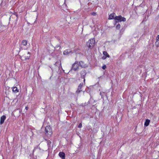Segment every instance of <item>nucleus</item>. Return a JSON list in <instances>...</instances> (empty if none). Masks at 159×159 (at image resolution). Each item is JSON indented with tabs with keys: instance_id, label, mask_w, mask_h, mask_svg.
Returning a JSON list of instances; mask_svg holds the SVG:
<instances>
[{
	"instance_id": "nucleus-4",
	"label": "nucleus",
	"mask_w": 159,
	"mask_h": 159,
	"mask_svg": "<svg viewBox=\"0 0 159 159\" xmlns=\"http://www.w3.org/2000/svg\"><path fill=\"white\" fill-rule=\"evenodd\" d=\"M79 67V64L78 62H75L72 65L71 70H74L75 71L78 70Z\"/></svg>"
},
{
	"instance_id": "nucleus-12",
	"label": "nucleus",
	"mask_w": 159,
	"mask_h": 159,
	"mask_svg": "<svg viewBox=\"0 0 159 159\" xmlns=\"http://www.w3.org/2000/svg\"><path fill=\"white\" fill-rule=\"evenodd\" d=\"M70 51V50H66L63 52V54L65 55H68Z\"/></svg>"
},
{
	"instance_id": "nucleus-20",
	"label": "nucleus",
	"mask_w": 159,
	"mask_h": 159,
	"mask_svg": "<svg viewBox=\"0 0 159 159\" xmlns=\"http://www.w3.org/2000/svg\"><path fill=\"white\" fill-rule=\"evenodd\" d=\"M81 77L82 78V79H84V82H85V80L84 79V75H81Z\"/></svg>"
},
{
	"instance_id": "nucleus-7",
	"label": "nucleus",
	"mask_w": 159,
	"mask_h": 159,
	"mask_svg": "<svg viewBox=\"0 0 159 159\" xmlns=\"http://www.w3.org/2000/svg\"><path fill=\"white\" fill-rule=\"evenodd\" d=\"M30 57V54L28 52L26 55H25V56H22V57L23 58H25V59H29Z\"/></svg>"
},
{
	"instance_id": "nucleus-6",
	"label": "nucleus",
	"mask_w": 159,
	"mask_h": 159,
	"mask_svg": "<svg viewBox=\"0 0 159 159\" xmlns=\"http://www.w3.org/2000/svg\"><path fill=\"white\" fill-rule=\"evenodd\" d=\"M6 119V116L5 115L2 116L0 119V124L2 125L4 122L5 120Z\"/></svg>"
},
{
	"instance_id": "nucleus-15",
	"label": "nucleus",
	"mask_w": 159,
	"mask_h": 159,
	"mask_svg": "<svg viewBox=\"0 0 159 159\" xmlns=\"http://www.w3.org/2000/svg\"><path fill=\"white\" fill-rule=\"evenodd\" d=\"M103 54L104 56H106L107 57H109L110 56L108 53L106 51H104L103 52Z\"/></svg>"
},
{
	"instance_id": "nucleus-5",
	"label": "nucleus",
	"mask_w": 159,
	"mask_h": 159,
	"mask_svg": "<svg viewBox=\"0 0 159 159\" xmlns=\"http://www.w3.org/2000/svg\"><path fill=\"white\" fill-rule=\"evenodd\" d=\"M83 85V83H81L80 84V85L78 86V89L77 90V91H76V93H79L81 91H82V90H81V88L82 87Z\"/></svg>"
},
{
	"instance_id": "nucleus-8",
	"label": "nucleus",
	"mask_w": 159,
	"mask_h": 159,
	"mask_svg": "<svg viewBox=\"0 0 159 159\" xmlns=\"http://www.w3.org/2000/svg\"><path fill=\"white\" fill-rule=\"evenodd\" d=\"M59 156L62 159H64L65 158V154L62 152H60L59 153Z\"/></svg>"
},
{
	"instance_id": "nucleus-19",
	"label": "nucleus",
	"mask_w": 159,
	"mask_h": 159,
	"mask_svg": "<svg viewBox=\"0 0 159 159\" xmlns=\"http://www.w3.org/2000/svg\"><path fill=\"white\" fill-rule=\"evenodd\" d=\"M106 68V66L105 65H103L102 67V68L104 70Z\"/></svg>"
},
{
	"instance_id": "nucleus-2",
	"label": "nucleus",
	"mask_w": 159,
	"mask_h": 159,
	"mask_svg": "<svg viewBox=\"0 0 159 159\" xmlns=\"http://www.w3.org/2000/svg\"><path fill=\"white\" fill-rule=\"evenodd\" d=\"M45 134L48 137H50L52 134V130L50 126H46L45 128Z\"/></svg>"
},
{
	"instance_id": "nucleus-16",
	"label": "nucleus",
	"mask_w": 159,
	"mask_h": 159,
	"mask_svg": "<svg viewBox=\"0 0 159 159\" xmlns=\"http://www.w3.org/2000/svg\"><path fill=\"white\" fill-rule=\"evenodd\" d=\"M83 63L82 61H80L79 62V64H80V66L82 67H84V66L83 65Z\"/></svg>"
},
{
	"instance_id": "nucleus-3",
	"label": "nucleus",
	"mask_w": 159,
	"mask_h": 159,
	"mask_svg": "<svg viewBox=\"0 0 159 159\" xmlns=\"http://www.w3.org/2000/svg\"><path fill=\"white\" fill-rule=\"evenodd\" d=\"M115 20H117L118 22H121L122 21H126V18L124 17H122L121 16H116L114 18Z\"/></svg>"
},
{
	"instance_id": "nucleus-14",
	"label": "nucleus",
	"mask_w": 159,
	"mask_h": 159,
	"mask_svg": "<svg viewBox=\"0 0 159 159\" xmlns=\"http://www.w3.org/2000/svg\"><path fill=\"white\" fill-rule=\"evenodd\" d=\"M27 41L26 40H23L22 41V44L24 45V46H26L27 45Z\"/></svg>"
},
{
	"instance_id": "nucleus-18",
	"label": "nucleus",
	"mask_w": 159,
	"mask_h": 159,
	"mask_svg": "<svg viewBox=\"0 0 159 159\" xmlns=\"http://www.w3.org/2000/svg\"><path fill=\"white\" fill-rule=\"evenodd\" d=\"M82 127V124L81 123H80L78 126V128H81Z\"/></svg>"
},
{
	"instance_id": "nucleus-17",
	"label": "nucleus",
	"mask_w": 159,
	"mask_h": 159,
	"mask_svg": "<svg viewBox=\"0 0 159 159\" xmlns=\"http://www.w3.org/2000/svg\"><path fill=\"white\" fill-rule=\"evenodd\" d=\"M120 25L119 24H118L116 26V29H120Z\"/></svg>"
},
{
	"instance_id": "nucleus-23",
	"label": "nucleus",
	"mask_w": 159,
	"mask_h": 159,
	"mask_svg": "<svg viewBox=\"0 0 159 159\" xmlns=\"http://www.w3.org/2000/svg\"><path fill=\"white\" fill-rule=\"evenodd\" d=\"M25 109L26 110H28V107H25Z\"/></svg>"
},
{
	"instance_id": "nucleus-25",
	"label": "nucleus",
	"mask_w": 159,
	"mask_h": 159,
	"mask_svg": "<svg viewBox=\"0 0 159 159\" xmlns=\"http://www.w3.org/2000/svg\"><path fill=\"white\" fill-rule=\"evenodd\" d=\"M101 96H102V98L103 97V95H102Z\"/></svg>"
},
{
	"instance_id": "nucleus-10",
	"label": "nucleus",
	"mask_w": 159,
	"mask_h": 159,
	"mask_svg": "<svg viewBox=\"0 0 159 159\" xmlns=\"http://www.w3.org/2000/svg\"><path fill=\"white\" fill-rule=\"evenodd\" d=\"M115 14L114 13H112L109 15L108 19H114V18L115 17Z\"/></svg>"
},
{
	"instance_id": "nucleus-26",
	"label": "nucleus",
	"mask_w": 159,
	"mask_h": 159,
	"mask_svg": "<svg viewBox=\"0 0 159 159\" xmlns=\"http://www.w3.org/2000/svg\"><path fill=\"white\" fill-rule=\"evenodd\" d=\"M85 74V73H84H84H83V74Z\"/></svg>"
},
{
	"instance_id": "nucleus-24",
	"label": "nucleus",
	"mask_w": 159,
	"mask_h": 159,
	"mask_svg": "<svg viewBox=\"0 0 159 159\" xmlns=\"http://www.w3.org/2000/svg\"><path fill=\"white\" fill-rule=\"evenodd\" d=\"M101 94H102V93H101V92H100V95H101Z\"/></svg>"
},
{
	"instance_id": "nucleus-22",
	"label": "nucleus",
	"mask_w": 159,
	"mask_h": 159,
	"mask_svg": "<svg viewBox=\"0 0 159 159\" xmlns=\"http://www.w3.org/2000/svg\"><path fill=\"white\" fill-rule=\"evenodd\" d=\"M92 15L94 16L95 15L96 13L95 12H93L92 13Z\"/></svg>"
},
{
	"instance_id": "nucleus-11",
	"label": "nucleus",
	"mask_w": 159,
	"mask_h": 159,
	"mask_svg": "<svg viewBox=\"0 0 159 159\" xmlns=\"http://www.w3.org/2000/svg\"><path fill=\"white\" fill-rule=\"evenodd\" d=\"M150 122V120L148 119H147L144 123V125L146 126H147L148 125L149 123Z\"/></svg>"
},
{
	"instance_id": "nucleus-1",
	"label": "nucleus",
	"mask_w": 159,
	"mask_h": 159,
	"mask_svg": "<svg viewBox=\"0 0 159 159\" xmlns=\"http://www.w3.org/2000/svg\"><path fill=\"white\" fill-rule=\"evenodd\" d=\"M95 43V40L93 38L89 39L87 43V47L90 49H92L94 46Z\"/></svg>"
},
{
	"instance_id": "nucleus-9",
	"label": "nucleus",
	"mask_w": 159,
	"mask_h": 159,
	"mask_svg": "<svg viewBox=\"0 0 159 159\" xmlns=\"http://www.w3.org/2000/svg\"><path fill=\"white\" fill-rule=\"evenodd\" d=\"M156 40L157 41L155 43L156 45L158 47L159 46V35H158L156 37Z\"/></svg>"
},
{
	"instance_id": "nucleus-13",
	"label": "nucleus",
	"mask_w": 159,
	"mask_h": 159,
	"mask_svg": "<svg viewBox=\"0 0 159 159\" xmlns=\"http://www.w3.org/2000/svg\"><path fill=\"white\" fill-rule=\"evenodd\" d=\"M12 91L15 93H17L19 91V90L16 87H14L13 88Z\"/></svg>"
},
{
	"instance_id": "nucleus-21",
	"label": "nucleus",
	"mask_w": 159,
	"mask_h": 159,
	"mask_svg": "<svg viewBox=\"0 0 159 159\" xmlns=\"http://www.w3.org/2000/svg\"><path fill=\"white\" fill-rule=\"evenodd\" d=\"M107 57L106 56H103L102 57V59H103V60H105L106 59V58H107Z\"/></svg>"
}]
</instances>
